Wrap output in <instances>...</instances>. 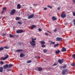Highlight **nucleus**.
<instances>
[{
	"mask_svg": "<svg viewBox=\"0 0 75 75\" xmlns=\"http://www.w3.org/2000/svg\"><path fill=\"white\" fill-rule=\"evenodd\" d=\"M23 44V42L22 43H20V42H18V44H19V45H22V44Z\"/></svg>",
	"mask_w": 75,
	"mask_h": 75,
	"instance_id": "37",
	"label": "nucleus"
},
{
	"mask_svg": "<svg viewBox=\"0 0 75 75\" xmlns=\"http://www.w3.org/2000/svg\"><path fill=\"white\" fill-rule=\"evenodd\" d=\"M16 37H19V36H18V35H16Z\"/></svg>",
	"mask_w": 75,
	"mask_h": 75,
	"instance_id": "51",
	"label": "nucleus"
},
{
	"mask_svg": "<svg viewBox=\"0 0 75 75\" xmlns=\"http://www.w3.org/2000/svg\"><path fill=\"white\" fill-rule=\"evenodd\" d=\"M35 58H38V57H35Z\"/></svg>",
	"mask_w": 75,
	"mask_h": 75,
	"instance_id": "56",
	"label": "nucleus"
},
{
	"mask_svg": "<svg viewBox=\"0 0 75 75\" xmlns=\"http://www.w3.org/2000/svg\"><path fill=\"white\" fill-rule=\"evenodd\" d=\"M8 65L6 64L3 66V68H8Z\"/></svg>",
	"mask_w": 75,
	"mask_h": 75,
	"instance_id": "14",
	"label": "nucleus"
},
{
	"mask_svg": "<svg viewBox=\"0 0 75 75\" xmlns=\"http://www.w3.org/2000/svg\"><path fill=\"white\" fill-rule=\"evenodd\" d=\"M45 35H49V34H48L47 33H45Z\"/></svg>",
	"mask_w": 75,
	"mask_h": 75,
	"instance_id": "42",
	"label": "nucleus"
},
{
	"mask_svg": "<svg viewBox=\"0 0 75 75\" xmlns=\"http://www.w3.org/2000/svg\"><path fill=\"white\" fill-rule=\"evenodd\" d=\"M16 11V10L14 9H13L11 10V11L10 14L11 15H14V14H15Z\"/></svg>",
	"mask_w": 75,
	"mask_h": 75,
	"instance_id": "3",
	"label": "nucleus"
},
{
	"mask_svg": "<svg viewBox=\"0 0 75 75\" xmlns=\"http://www.w3.org/2000/svg\"><path fill=\"white\" fill-rule=\"evenodd\" d=\"M61 52L59 50H58V51L56 50L55 51V53L57 54H59V52Z\"/></svg>",
	"mask_w": 75,
	"mask_h": 75,
	"instance_id": "15",
	"label": "nucleus"
},
{
	"mask_svg": "<svg viewBox=\"0 0 75 75\" xmlns=\"http://www.w3.org/2000/svg\"><path fill=\"white\" fill-rule=\"evenodd\" d=\"M71 65L72 67H75V63H73L72 64H71Z\"/></svg>",
	"mask_w": 75,
	"mask_h": 75,
	"instance_id": "27",
	"label": "nucleus"
},
{
	"mask_svg": "<svg viewBox=\"0 0 75 75\" xmlns=\"http://www.w3.org/2000/svg\"><path fill=\"white\" fill-rule=\"evenodd\" d=\"M57 65V64L55 63L53 65V66H56V65Z\"/></svg>",
	"mask_w": 75,
	"mask_h": 75,
	"instance_id": "43",
	"label": "nucleus"
},
{
	"mask_svg": "<svg viewBox=\"0 0 75 75\" xmlns=\"http://www.w3.org/2000/svg\"><path fill=\"white\" fill-rule=\"evenodd\" d=\"M16 21L20 20H21V18L20 17H17L16 18Z\"/></svg>",
	"mask_w": 75,
	"mask_h": 75,
	"instance_id": "16",
	"label": "nucleus"
},
{
	"mask_svg": "<svg viewBox=\"0 0 75 75\" xmlns=\"http://www.w3.org/2000/svg\"><path fill=\"white\" fill-rule=\"evenodd\" d=\"M73 22L74 23V25H75V19H74L73 20Z\"/></svg>",
	"mask_w": 75,
	"mask_h": 75,
	"instance_id": "46",
	"label": "nucleus"
},
{
	"mask_svg": "<svg viewBox=\"0 0 75 75\" xmlns=\"http://www.w3.org/2000/svg\"><path fill=\"white\" fill-rule=\"evenodd\" d=\"M61 17L62 18H65V17H66V14L64 13H61Z\"/></svg>",
	"mask_w": 75,
	"mask_h": 75,
	"instance_id": "4",
	"label": "nucleus"
},
{
	"mask_svg": "<svg viewBox=\"0 0 75 75\" xmlns=\"http://www.w3.org/2000/svg\"><path fill=\"white\" fill-rule=\"evenodd\" d=\"M60 8H61V7L59 6L57 8V10H59Z\"/></svg>",
	"mask_w": 75,
	"mask_h": 75,
	"instance_id": "45",
	"label": "nucleus"
},
{
	"mask_svg": "<svg viewBox=\"0 0 75 75\" xmlns=\"http://www.w3.org/2000/svg\"><path fill=\"white\" fill-rule=\"evenodd\" d=\"M3 67H0V72H3Z\"/></svg>",
	"mask_w": 75,
	"mask_h": 75,
	"instance_id": "20",
	"label": "nucleus"
},
{
	"mask_svg": "<svg viewBox=\"0 0 75 75\" xmlns=\"http://www.w3.org/2000/svg\"><path fill=\"white\" fill-rule=\"evenodd\" d=\"M52 19L53 20H57V18L53 16L52 18Z\"/></svg>",
	"mask_w": 75,
	"mask_h": 75,
	"instance_id": "18",
	"label": "nucleus"
},
{
	"mask_svg": "<svg viewBox=\"0 0 75 75\" xmlns=\"http://www.w3.org/2000/svg\"><path fill=\"white\" fill-rule=\"evenodd\" d=\"M43 51L44 53H46V52H48V50L45 49L43 50Z\"/></svg>",
	"mask_w": 75,
	"mask_h": 75,
	"instance_id": "19",
	"label": "nucleus"
},
{
	"mask_svg": "<svg viewBox=\"0 0 75 75\" xmlns=\"http://www.w3.org/2000/svg\"><path fill=\"white\" fill-rule=\"evenodd\" d=\"M41 44H45V42L44 41H41Z\"/></svg>",
	"mask_w": 75,
	"mask_h": 75,
	"instance_id": "24",
	"label": "nucleus"
},
{
	"mask_svg": "<svg viewBox=\"0 0 75 75\" xmlns=\"http://www.w3.org/2000/svg\"><path fill=\"white\" fill-rule=\"evenodd\" d=\"M47 32H48V33H50V31H47Z\"/></svg>",
	"mask_w": 75,
	"mask_h": 75,
	"instance_id": "57",
	"label": "nucleus"
},
{
	"mask_svg": "<svg viewBox=\"0 0 75 75\" xmlns=\"http://www.w3.org/2000/svg\"><path fill=\"white\" fill-rule=\"evenodd\" d=\"M15 28V27H13V28L14 29V28Z\"/></svg>",
	"mask_w": 75,
	"mask_h": 75,
	"instance_id": "55",
	"label": "nucleus"
},
{
	"mask_svg": "<svg viewBox=\"0 0 75 75\" xmlns=\"http://www.w3.org/2000/svg\"><path fill=\"white\" fill-rule=\"evenodd\" d=\"M58 61L59 63L60 64H61L62 63H63V62H64V60L63 59H59L58 60Z\"/></svg>",
	"mask_w": 75,
	"mask_h": 75,
	"instance_id": "6",
	"label": "nucleus"
},
{
	"mask_svg": "<svg viewBox=\"0 0 75 75\" xmlns=\"http://www.w3.org/2000/svg\"><path fill=\"white\" fill-rule=\"evenodd\" d=\"M34 16V14H31L28 17V19H30L31 18H33Z\"/></svg>",
	"mask_w": 75,
	"mask_h": 75,
	"instance_id": "8",
	"label": "nucleus"
},
{
	"mask_svg": "<svg viewBox=\"0 0 75 75\" xmlns=\"http://www.w3.org/2000/svg\"><path fill=\"white\" fill-rule=\"evenodd\" d=\"M24 20H27V19H24Z\"/></svg>",
	"mask_w": 75,
	"mask_h": 75,
	"instance_id": "58",
	"label": "nucleus"
},
{
	"mask_svg": "<svg viewBox=\"0 0 75 75\" xmlns=\"http://www.w3.org/2000/svg\"><path fill=\"white\" fill-rule=\"evenodd\" d=\"M39 31H41V29L39 28L38 29Z\"/></svg>",
	"mask_w": 75,
	"mask_h": 75,
	"instance_id": "47",
	"label": "nucleus"
},
{
	"mask_svg": "<svg viewBox=\"0 0 75 75\" xmlns=\"http://www.w3.org/2000/svg\"><path fill=\"white\" fill-rule=\"evenodd\" d=\"M69 73V70L67 69H64L62 70V74L63 75H65V74H68Z\"/></svg>",
	"mask_w": 75,
	"mask_h": 75,
	"instance_id": "2",
	"label": "nucleus"
},
{
	"mask_svg": "<svg viewBox=\"0 0 75 75\" xmlns=\"http://www.w3.org/2000/svg\"><path fill=\"white\" fill-rule=\"evenodd\" d=\"M36 27L37 26H36L35 25H32L30 27V28L32 29V30H33L34 28H36Z\"/></svg>",
	"mask_w": 75,
	"mask_h": 75,
	"instance_id": "10",
	"label": "nucleus"
},
{
	"mask_svg": "<svg viewBox=\"0 0 75 75\" xmlns=\"http://www.w3.org/2000/svg\"><path fill=\"white\" fill-rule=\"evenodd\" d=\"M67 65H64V66L61 67L62 68H65L67 67Z\"/></svg>",
	"mask_w": 75,
	"mask_h": 75,
	"instance_id": "22",
	"label": "nucleus"
},
{
	"mask_svg": "<svg viewBox=\"0 0 75 75\" xmlns=\"http://www.w3.org/2000/svg\"><path fill=\"white\" fill-rule=\"evenodd\" d=\"M38 68H36L35 69V70H36V71H38Z\"/></svg>",
	"mask_w": 75,
	"mask_h": 75,
	"instance_id": "50",
	"label": "nucleus"
},
{
	"mask_svg": "<svg viewBox=\"0 0 75 75\" xmlns=\"http://www.w3.org/2000/svg\"><path fill=\"white\" fill-rule=\"evenodd\" d=\"M6 10H7V8H6V7H3V11H6Z\"/></svg>",
	"mask_w": 75,
	"mask_h": 75,
	"instance_id": "28",
	"label": "nucleus"
},
{
	"mask_svg": "<svg viewBox=\"0 0 75 75\" xmlns=\"http://www.w3.org/2000/svg\"><path fill=\"white\" fill-rule=\"evenodd\" d=\"M34 6H37V5H38V4H34Z\"/></svg>",
	"mask_w": 75,
	"mask_h": 75,
	"instance_id": "52",
	"label": "nucleus"
},
{
	"mask_svg": "<svg viewBox=\"0 0 75 75\" xmlns=\"http://www.w3.org/2000/svg\"><path fill=\"white\" fill-rule=\"evenodd\" d=\"M4 48L5 49H9L10 48V47H8L7 46H5L4 47Z\"/></svg>",
	"mask_w": 75,
	"mask_h": 75,
	"instance_id": "25",
	"label": "nucleus"
},
{
	"mask_svg": "<svg viewBox=\"0 0 75 75\" xmlns=\"http://www.w3.org/2000/svg\"><path fill=\"white\" fill-rule=\"evenodd\" d=\"M73 15L74 16H75V12L74 11L72 12Z\"/></svg>",
	"mask_w": 75,
	"mask_h": 75,
	"instance_id": "40",
	"label": "nucleus"
},
{
	"mask_svg": "<svg viewBox=\"0 0 75 75\" xmlns=\"http://www.w3.org/2000/svg\"><path fill=\"white\" fill-rule=\"evenodd\" d=\"M6 35V34H3V36H4V35Z\"/></svg>",
	"mask_w": 75,
	"mask_h": 75,
	"instance_id": "53",
	"label": "nucleus"
},
{
	"mask_svg": "<svg viewBox=\"0 0 75 75\" xmlns=\"http://www.w3.org/2000/svg\"><path fill=\"white\" fill-rule=\"evenodd\" d=\"M72 58H73L74 59H75V54H74L72 55Z\"/></svg>",
	"mask_w": 75,
	"mask_h": 75,
	"instance_id": "29",
	"label": "nucleus"
},
{
	"mask_svg": "<svg viewBox=\"0 0 75 75\" xmlns=\"http://www.w3.org/2000/svg\"><path fill=\"white\" fill-rule=\"evenodd\" d=\"M38 58H40V57H38Z\"/></svg>",
	"mask_w": 75,
	"mask_h": 75,
	"instance_id": "54",
	"label": "nucleus"
},
{
	"mask_svg": "<svg viewBox=\"0 0 75 75\" xmlns=\"http://www.w3.org/2000/svg\"><path fill=\"white\" fill-rule=\"evenodd\" d=\"M14 36H16L15 35H12L11 34H10L9 35V36L10 37H11V38H13V37H14Z\"/></svg>",
	"mask_w": 75,
	"mask_h": 75,
	"instance_id": "21",
	"label": "nucleus"
},
{
	"mask_svg": "<svg viewBox=\"0 0 75 75\" xmlns=\"http://www.w3.org/2000/svg\"><path fill=\"white\" fill-rule=\"evenodd\" d=\"M18 24H20L21 25V24H23V23H21V22L20 21H18Z\"/></svg>",
	"mask_w": 75,
	"mask_h": 75,
	"instance_id": "33",
	"label": "nucleus"
},
{
	"mask_svg": "<svg viewBox=\"0 0 75 75\" xmlns=\"http://www.w3.org/2000/svg\"><path fill=\"white\" fill-rule=\"evenodd\" d=\"M6 55V57H1V59H2L3 60V61H4V60H6V59L8 58V55Z\"/></svg>",
	"mask_w": 75,
	"mask_h": 75,
	"instance_id": "7",
	"label": "nucleus"
},
{
	"mask_svg": "<svg viewBox=\"0 0 75 75\" xmlns=\"http://www.w3.org/2000/svg\"><path fill=\"white\" fill-rule=\"evenodd\" d=\"M21 5H20L19 4H18L17 5V8L18 9H20L21 8Z\"/></svg>",
	"mask_w": 75,
	"mask_h": 75,
	"instance_id": "13",
	"label": "nucleus"
},
{
	"mask_svg": "<svg viewBox=\"0 0 75 75\" xmlns=\"http://www.w3.org/2000/svg\"><path fill=\"white\" fill-rule=\"evenodd\" d=\"M4 11H2V12H1V14H3V13H4Z\"/></svg>",
	"mask_w": 75,
	"mask_h": 75,
	"instance_id": "49",
	"label": "nucleus"
},
{
	"mask_svg": "<svg viewBox=\"0 0 75 75\" xmlns=\"http://www.w3.org/2000/svg\"><path fill=\"white\" fill-rule=\"evenodd\" d=\"M55 43L54 42H51L50 43V45H51L52 44H55Z\"/></svg>",
	"mask_w": 75,
	"mask_h": 75,
	"instance_id": "38",
	"label": "nucleus"
},
{
	"mask_svg": "<svg viewBox=\"0 0 75 75\" xmlns=\"http://www.w3.org/2000/svg\"><path fill=\"white\" fill-rule=\"evenodd\" d=\"M23 51V50L21 49H19L16 50V52H20V51Z\"/></svg>",
	"mask_w": 75,
	"mask_h": 75,
	"instance_id": "26",
	"label": "nucleus"
},
{
	"mask_svg": "<svg viewBox=\"0 0 75 75\" xmlns=\"http://www.w3.org/2000/svg\"><path fill=\"white\" fill-rule=\"evenodd\" d=\"M23 32L24 31L23 30L21 29L16 31V33L17 34H18V33H23Z\"/></svg>",
	"mask_w": 75,
	"mask_h": 75,
	"instance_id": "5",
	"label": "nucleus"
},
{
	"mask_svg": "<svg viewBox=\"0 0 75 75\" xmlns=\"http://www.w3.org/2000/svg\"><path fill=\"white\" fill-rule=\"evenodd\" d=\"M49 33H50V34H52V33H51V32H49Z\"/></svg>",
	"mask_w": 75,
	"mask_h": 75,
	"instance_id": "59",
	"label": "nucleus"
},
{
	"mask_svg": "<svg viewBox=\"0 0 75 75\" xmlns=\"http://www.w3.org/2000/svg\"><path fill=\"white\" fill-rule=\"evenodd\" d=\"M56 40L57 41H62V38H61L57 37Z\"/></svg>",
	"mask_w": 75,
	"mask_h": 75,
	"instance_id": "9",
	"label": "nucleus"
},
{
	"mask_svg": "<svg viewBox=\"0 0 75 75\" xmlns=\"http://www.w3.org/2000/svg\"><path fill=\"white\" fill-rule=\"evenodd\" d=\"M59 45V44L58 43H57L56 44H55L54 45V47H57Z\"/></svg>",
	"mask_w": 75,
	"mask_h": 75,
	"instance_id": "31",
	"label": "nucleus"
},
{
	"mask_svg": "<svg viewBox=\"0 0 75 75\" xmlns=\"http://www.w3.org/2000/svg\"><path fill=\"white\" fill-rule=\"evenodd\" d=\"M72 2H73V4H74L75 3V0H72Z\"/></svg>",
	"mask_w": 75,
	"mask_h": 75,
	"instance_id": "41",
	"label": "nucleus"
},
{
	"mask_svg": "<svg viewBox=\"0 0 75 75\" xmlns=\"http://www.w3.org/2000/svg\"><path fill=\"white\" fill-rule=\"evenodd\" d=\"M4 50V48L3 47H1L0 48V51H2Z\"/></svg>",
	"mask_w": 75,
	"mask_h": 75,
	"instance_id": "30",
	"label": "nucleus"
},
{
	"mask_svg": "<svg viewBox=\"0 0 75 75\" xmlns=\"http://www.w3.org/2000/svg\"><path fill=\"white\" fill-rule=\"evenodd\" d=\"M47 8L46 7L44 8V10H47Z\"/></svg>",
	"mask_w": 75,
	"mask_h": 75,
	"instance_id": "48",
	"label": "nucleus"
},
{
	"mask_svg": "<svg viewBox=\"0 0 75 75\" xmlns=\"http://www.w3.org/2000/svg\"><path fill=\"white\" fill-rule=\"evenodd\" d=\"M42 70V69L41 67H39L38 68V71H41Z\"/></svg>",
	"mask_w": 75,
	"mask_h": 75,
	"instance_id": "17",
	"label": "nucleus"
},
{
	"mask_svg": "<svg viewBox=\"0 0 75 75\" xmlns=\"http://www.w3.org/2000/svg\"><path fill=\"white\" fill-rule=\"evenodd\" d=\"M47 7H49V8H52V6H50L49 5H47Z\"/></svg>",
	"mask_w": 75,
	"mask_h": 75,
	"instance_id": "36",
	"label": "nucleus"
},
{
	"mask_svg": "<svg viewBox=\"0 0 75 75\" xmlns=\"http://www.w3.org/2000/svg\"><path fill=\"white\" fill-rule=\"evenodd\" d=\"M57 31V28H56L54 30V32H56Z\"/></svg>",
	"mask_w": 75,
	"mask_h": 75,
	"instance_id": "39",
	"label": "nucleus"
},
{
	"mask_svg": "<svg viewBox=\"0 0 75 75\" xmlns=\"http://www.w3.org/2000/svg\"><path fill=\"white\" fill-rule=\"evenodd\" d=\"M45 47H46V45H42V48H45Z\"/></svg>",
	"mask_w": 75,
	"mask_h": 75,
	"instance_id": "34",
	"label": "nucleus"
},
{
	"mask_svg": "<svg viewBox=\"0 0 75 75\" xmlns=\"http://www.w3.org/2000/svg\"><path fill=\"white\" fill-rule=\"evenodd\" d=\"M9 67L8 68H11L13 67V64H10L8 65Z\"/></svg>",
	"mask_w": 75,
	"mask_h": 75,
	"instance_id": "23",
	"label": "nucleus"
},
{
	"mask_svg": "<svg viewBox=\"0 0 75 75\" xmlns=\"http://www.w3.org/2000/svg\"><path fill=\"white\" fill-rule=\"evenodd\" d=\"M32 41H30V43L31 45L32 46H33V48H35V46L36 45V44H35V41L37 39L36 38H32Z\"/></svg>",
	"mask_w": 75,
	"mask_h": 75,
	"instance_id": "1",
	"label": "nucleus"
},
{
	"mask_svg": "<svg viewBox=\"0 0 75 75\" xmlns=\"http://www.w3.org/2000/svg\"><path fill=\"white\" fill-rule=\"evenodd\" d=\"M62 52H65L67 51V49L65 47H63L61 50Z\"/></svg>",
	"mask_w": 75,
	"mask_h": 75,
	"instance_id": "11",
	"label": "nucleus"
},
{
	"mask_svg": "<svg viewBox=\"0 0 75 75\" xmlns=\"http://www.w3.org/2000/svg\"><path fill=\"white\" fill-rule=\"evenodd\" d=\"M1 64V65H3L4 64V62L3 61L0 62V64Z\"/></svg>",
	"mask_w": 75,
	"mask_h": 75,
	"instance_id": "35",
	"label": "nucleus"
},
{
	"mask_svg": "<svg viewBox=\"0 0 75 75\" xmlns=\"http://www.w3.org/2000/svg\"><path fill=\"white\" fill-rule=\"evenodd\" d=\"M7 71H11V69H7Z\"/></svg>",
	"mask_w": 75,
	"mask_h": 75,
	"instance_id": "44",
	"label": "nucleus"
},
{
	"mask_svg": "<svg viewBox=\"0 0 75 75\" xmlns=\"http://www.w3.org/2000/svg\"><path fill=\"white\" fill-rule=\"evenodd\" d=\"M24 56H25V54L24 53H21L20 54V57L21 58H22V57H24Z\"/></svg>",
	"mask_w": 75,
	"mask_h": 75,
	"instance_id": "12",
	"label": "nucleus"
},
{
	"mask_svg": "<svg viewBox=\"0 0 75 75\" xmlns=\"http://www.w3.org/2000/svg\"><path fill=\"white\" fill-rule=\"evenodd\" d=\"M31 60H29L27 62V63H28V64H30V63H31Z\"/></svg>",
	"mask_w": 75,
	"mask_h": 75,
	"instance_id": "32",
	"label": "nucleus"
}]
</instances>
